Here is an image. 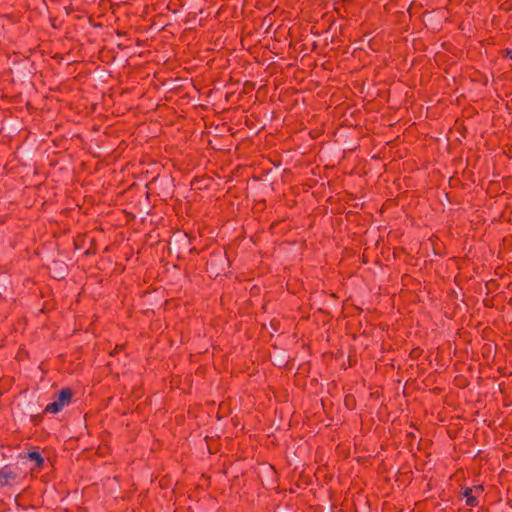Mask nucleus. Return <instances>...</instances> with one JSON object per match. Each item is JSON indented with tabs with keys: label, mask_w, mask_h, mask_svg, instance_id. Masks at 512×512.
<instances>
[{
	"label": "nucleus",
	"mask_w": 512,
	"mask_h": 512,
	"mask_svg": "<svg viewBox=\"0 0 512 512\" xmlns=\"http://www.w3.org/2000/svg\"><path fill=\"white\" fill-rule=\"evenodd\" d=\"M62 409L63 407L57 401L48 404L46 407V411L50 413H58Z\"/></svg>",
	"instance_id": "obj_3"
},
{
	"label": "nucleus",
	"mask_w": 512,
	"mask_h": 512,
	"mask_svg": "<svg viewBox=\"0 0 512 512\" xmlns=\"http://www.w3.org/2000/svg\"><path fill=\"white\" fill-rule=\"evenodd\" d=\"M17 477V473L10 467L5 466L0 469V485L7 486Z\"/></svg>",
	"instance_id": "obj_1"
},
{
	"label": "nucleus",
	"mask_w": 512,
	"mask_h": 512,
	"mask_svg": "<svg viewBox=\"0 0 512 512\" xmlns=\"http://www.w3.org/2000/svg\"><path fill=\"white\" fill-rule=\"evenodd\" d=\"M471 493H472V489H471V488H467V489L465 490V492H464V496H465V497L472 496V495H471Z\"/></svg>",
	"instance_id": "obj_6"
},
{
	"label": "nucleus",
	"mask_w": 512,
	"mask_h": 512,
	"mask_svg": "<svg viewBox=\"0 0 512 512\" xmlns=\"http://www.w3.org/2000/svg\"><path fill=\"white\" fill-rule=\"evenodd\" d=\"M273 322H270V326L272 327V330H276L275 327L272 325Z\"/></svg>",
	"instance_id": "obj_8"
},
{
	"label": "nucleus",
	"mask_w": 512,
	"mask_h": 512,
	"mask_svg": "<svg viewBox=\"0 0 512 512\" xmlns=\"http://www.w3.org/2000/svg\"><path fill=\"white\" fill-rule=\"evenodd\" d=\"M467 505L474 506L476 505V498L474 496L467 497L466 500Z\"/></svg>",
	"instance_id": "obj_5"
},
{
	"label": "nucleus",
	"mask_w": 512,
	"mask_h": 512,
	"mask_svg": "<svg viewBox=\"0 0 512 512\" xmlns=\"http://www.w3.org/2000/svg\"><path fill=\"white\" fill-rule=\"evenodd\" d=\"M475 490H476V491H481V490H482V487H481V486H477V487L475 488Z\"/></svg>",
	"instance_id": "obj_7"
},
{
	"label": "nucleus",
	"mask_w": 512,
	"mask_h": 512,
	"mask_svg": "<svg viewBox=\"0 0 512 512\" xmlns=\"http://www.w3.org/2000/svg\"><path fill=\"white\" fill-rule=\"evenodd\" d=\"M28 458L35 461L37 465H41L43 463V459L38 452H30L28 454Z\"/></svg>",
	"instance_id": "obj_4"
},
{
	"label": "nucleus",
	"mask_w": 512,
	"mask_h": 512,
	"mask_svg": "<svg viewBox=\"0 0 512 512\" xmlns=\"http://www.w3.org/2000/svg\"><path fill=\"white\" fill-rule=\"evenodd\" d=\"M72 397V391L68 388L63 389L59 392L57 402L62 406L65 407L70 403V399Z\"/></svg>",
	"instance_id": "obj_2"
}]
</instances>
